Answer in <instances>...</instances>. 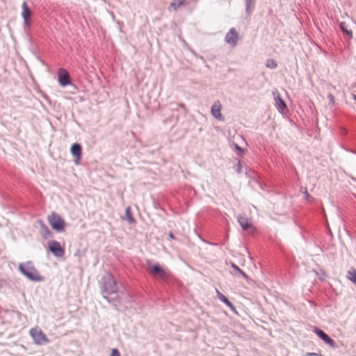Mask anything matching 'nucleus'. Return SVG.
<instances>
[{
	"mask_svg": "<svg viewBox=\"0 0 356 356\" xmlns=\"http://www.w3.org/2000/svg\"><path fill=\"white\" fill-rule=\"evenodd\" d=\"M18 268L24 275L31 281L41 282L44 280V277L40 274L31 261L19 264Z\"/></svg>",
	"mask_w": 356,
	"mask_h": 356,
	"instance_id": "1",
	"label": "nucleus"
},
{
	"mask_svg": "<svg viewBox=\"0 0 356 356\" xmlns=\"http://www.w3.org/2000/svg\"><path fill=\"white\" fill-rule=\"evenodd\" d=\"M104 282L102 284V293L104 295H111L118 292V286L114 277L110 274L106 273L104 276Z\"/></svg>",
	"mask_w": 356,
	"mask_h": 356,
	"instance_id": "2",
	"label": "nucleus"
},
{
	"mask_svg": "<svg viewBox=\"0 0 356 356\" xmlns=\"http://www.w3.org/2000/svg\"><path fill=\"white\" fill-rule=\"evenodd\" d=\"M29 335L37 346H42L47 344L49 339L46 334L38 326L32 327L29 330Z\"/></svg>",
	"mask_w": 356,
	"mask_h": 356,
	"instance_id": "3",
	"label": "nucleus"
},
{
	"mask_svg": "<svg viewBox=\"0 0 356 356\" xmlns=\"http://www.w3.org/2000/svg\"><path fill=\"white\" fill-rule=\"evenodd\" d=\"M47 220L51 227L57 232H63L65 229V222L62 217L56 212H52L47 216Z\"/></svg>",
	"mask_w": 356,
	"mask_h": 356,
	"instance_id": "4",
	"label": "nucleus"
},
{
	"mask_svg": "<svg viewBox=\"0 0 356 356\" xmlns=\"http://www.w3.org/2000/svg\"><path fill=\"white\" fill-rule=\"evenodd\" d=\"M149 273L158 278L164 280L168 277V273L159 264H154L149 266Z\"/></svg>",
	"mask_w": 356,
	"mask_h": 356,
	"instance_id": "5",
	"label": "nucleus"
},
{
	"mask_svg": "<svg viewBox=\"0 0 356 356\" xmlns=\"http://www.w3.org/2000/svg\"><path fill=\"white\" fill-rule=\"evenodd\" d=\"M49 250L58 257H61L64 254V249L61 247L59 242L56 241H50L48 242Z\"/></svg>",
	"mask_w": 356,
	"mask_h": 356,
	"instance_id": "6",
	"label": "nucleus"
},
{
	"mask_svg": "<svg viewBox=\"0 0 356 356\" xmlns=\"http://www.w3.org/2000/svg\"><path fill=\"white\" fill-rule=\"evenodd\" d=\"M238 222L244 230L250 232H253L254 231V227L249 218L244 216H240L238 218Z\"/></svg>",
	"mask_w": 356,
	"mask_h": 356,
	"instance_id": "7",
	"label": "nucleus"
},
{
	"mask_svg": "<svg viewBox=\"0 0 356 356\" xmlns=\"http://www.w3.org/2000/svg\"><path fill=\"white\" fill-rule=\"evenodd\" d=\"M58 82L62 86H66L71 83L69 73L65 69L61 68L58 70Z\"/></svg>",
	"mask_w": 356,
	"mask_h": 356,
	"instance_id": "8",
	"label": "nucleus"
},
{
	"mask_svg": "<svg viewBox=\"0 0 356 356\" xmlns=\"http://www.w3.org/2000/svg\"><path fill=\"white\" fill-rule=\"evenodd\" d=\"M22 17L24 19V25L26 27L30 26L29 18L31 15V11L29 8L27 3L26 1L23 2L22 5Z\"/></svg>",
	"mask_w": 356,
	"mask_h": 356,
	"instance_id": "9",
	"label": "nucleus"
},
{
	"mask_svg": "<svg viewBox=\"0 0 356 356\" xmlns=\"http://www.w3.org/2000/svg\"><path fill=\"white\" fill-rule=\"evenodd\" d=\"M226 42L234 46L236 44L237 41L238 40V34L237 33L235 29H232L229 33L226 35Z\"/></svg>",
	"mask_w": 356,
	"mask_h": 356,
	"instance_id": "10",
	"label": "nucleus"
},
{
	"mask_svg": "<svg viewBox=\"0 0 356 356\" xmlns=\"http://www.w3.org/2000/svg\"><path fill=\"white\" fill-rule=\"evenodd\" d=\"M315 333L320 337L325 343L328 344L331 347L335 346V343L327 334L320 329H316Z\"/></svg>",
	"mask_w": 356,
	"mask_h": 356,
	"instance_id": "11",
	"label": "nucleus"
},
{
	"mask_svg": "<svg viewBox=\"0 0 356 356\" xmlns=\"http://www.w3.org/2000/svg\"><path fill=\"white\" fill-rule=\"evenodd\" d=\"M71 153L75 157V163L78 164L81 158V147L79 143H74L71 147Z\"/></svg>",
	"mask_w": 356,
	"mask_h": 356,
	"instance_id": "12",
	"label": "nucleus"
},
{
	"mask_svg": "<svg viewBox=\"0 0 356 356\" xmlns=\"http://www.w3.org/2000/svg\"><path fill=\"white\" fill-rule=\"evenodd\" d=\"M221 104L219 102L215 103L211 108V113L213 117L218 119L221 118Z\"/></svg>",
	"mask_w": 356,
	"mask_h": 356,
	"instance_id": "13",
	"label": "nucleus"
},
{
	"mask_svg": "<svg viewBox=\"0 0 356 356\" xmlns=\"http://www.w3.org/2000/svg\"><path fill=\"white\" fill-rule=\"evenodd\" d=\"M186 1V0H172L170 3L168 9L175 11L178 8L185 4Z\"/></svg>",
	"mask_w": 356,
	"mask_h": 356,
	"instance_id": "14",
	"label": "nucleus"
},
{
	"mask_svg": "<svg viewBox=\"0 0 356 356\" xmlns=\"http://www.w3.org/2000/svg\"><path fill=\"white\" fill-rule=\"evenodd\" d=\"M340 28L343 33L347 34L349 36L350 39L353 38V32L351 30L348 29L347 24L345 22H341Z\"/></svg>",
	"mask_w": 356,
	"mask_h": 356,
	"instance_id": "15",
	"label": "nucleus"
},
{
	"mask_svg": "<svg viewBox=\"0 0 356 356\" xmlns=\"http://www.w3.org/2000/svg\"><path fill=\"white\" fill-rule=\"evenodd\" d=\"M347 277L353 283L356 284V270L355 268L350 270L348 272Z\"/></svg>",
	"mask_w": 356,
	"mask_h": 356,
	"instance_id": "16",
	"label": "nucleus"
},
{
	"mask_svg": "<svg viewBox=\"0 0 356 356\" xmlns=\"http://www.w3.org/2000/svg\"><path fill=\"white\" fill-rule=\"evenodd\" d=\"M266 67L270 69H275L277 67V63L274 59H268L266 61Z\"/></svg>",
	"mask_w": 356,
	"mask_h": 356,
	"instance_id": "17",
	"label": "nucleus"
},
{
	"mask_svg": "<svg viewBox=\"0 0 356 356\" xmlns=\"http://www.w3.org/2000/svg\"><path fill=\"white\" fill-rule=\"evenodd\" d=\"M277 105L278 108L281 111L286 108V104L284 102L280 97H278L277 99Z\"/></svg>",
	"mask_w": 356,
	"mask_h": 356,
	"instance_id": "18",
	"label": "nucleus"
},
{
	"mask_svg": "<svg viewBox=\"0 0 356 356\" xmlns=\"http://www.w3.org/2000/svg\"><path fill=\"white\" fill-rule=\"evenodd\" d=\"M254 0H246L247 10L250 12L254 8Z\"/></svg>",
	"mask_w": 356,
	"mask_h": 356,
	"instance_id": "19",
	"label": "nucleus"
},
{
	"mask_svg": "<svg viewBox=\"0 0 356 356\" xmlns=\"http://www.w3.org/2000/svg\"><path fill=\"white\" fill-rule=\"evenodd\" d=\"M224 303L226 304L230 309L232 311H233L234 313H237L235 307H234V305L232 304V302L225 297H224Z\"/></svg>",
	"mask_w": 356,
	"mask_h": 356,
	"instance_id": "20",
	"label": "nucleus"
},
{
	"mask_svg": "<svg viewBox=\"0 0 356 356\" xmlns=\"http://www.w3.org/2000/svg\"><path fill=\"white\" fill-rule=\"evenodd\" d=\"M234 148L236 150V154L238 155H239V156H243V155L244 150L242 148H241L238 145L234 144Z\"/></svg>",
	"mask_w": 356,
	"mask_h": 356,
	"instance_id": "21",
	"label": "nucleus"
},
{
	"mask_svg": "<svg viewBox=\"0 0 356 356\" xmlns=\"http://www.w3.org/2000/svg\"><path fill=\"white\" fill-rule=\"evenodd\" d=\"M110 356H120V352L116 348H113Z\"/></svg>",
	"mask_w": 356,
	"mask_h": 356,
	"instance_id": "22",
	"label": "nucleus"
},
{
	"mask_svg": "<svg viewBox=\"0 0 356 356\" xmlns=\"http://www.w3.org/2000/svg\"><path fill=\"white\" fill-rule=\"evenodd\" d=\"M327 98H328V99L330 101V103L332 105H334V102H335L334 96L332 94H328Z\"/></svg>",
	"mask_w": 356,
	"mask_h": 356,
	"instance_id": "23",
	"label": "nucleus"
},
{
	"mask_svg": "<svg viewBox=\"0 0 356 356\" xmlns=\"http://www.w3.org/2000/svg\"><path fill=\"white\" fill-rule=\"evenodd\" d=\"M234 268L238 271L244 277H247V275L245 273H244L238 267L233 265Z\"/></svg>",
	"mask_w": 356,
	"mask_h": 356,
	"instance_id": "24",
	"label": "nucleus"
},
{
	"mask_svg": "<svg viewBox=\"0 0 356 356\" xmlns=\"http://www.w3.org/2000/svg\"><path fill=\"white\" fill-rule=\"evenodd\" d=\"M305 197L307 200H309L310 198V195L308 193L307 191L305 190Z\"/></svg>",
	"mask_w": 356,
	"mask_h": 356,
	"instance_id": "25",
	"label": "nucleus"
},
{
	"mask_svg": "<svg viewBox=\"0 0 356 356\" xmlns=\"http://www.w3.org/2000/svg\"><path fill=\"white\" fill-rule=\"evenodd\" d=\"M44 229H45L46 232H47L48 234H49V231L48 228H47L46 226H44Z\"/></svg>",
	"mask_w": 356,
	"mask_h": 356,
	"instance_id": "26",
	"label": "nucleus"
},
{
	"mask_svg": "<svg viewBox=\"0 0 356 356\" xmlns=\"http://www.w3.org/2000/svg\"><path fill=\"white\" fill-rule=\"evenodd\" d=\"M169 236L172 239L174 238V236L172 233H170Z\"/></svg>",
	"mask_w": 356,
	"mask_h": 356,
	"instance_id": "27",
	"label": "nucleus"
},
{
	"mask_svg": "<svg viewBox=\"0 0 356 356\" xmlns=\"http://www.w3.org/2000/svg\"><path fill=\"white\" fill-rule=\"evenodd\" d=\"M308 355L309 356H313V355H316L315 353H307Z\"/></svg>",
	"mask_w": 356,
	"mask_h": 356,
	"instance_id": "28",
	"label": "nucleus"
},
{
	"mask_svg": "<svg viewBox=\"0 0 356 356\" xmlns=\"http://www.w3.org/2000/svg\"><path fill=\"white\" fill-rule=\"evenodd\" d=\"M238 166H239V168H238V172H239V171H240V170H241V164H240V163H239V162L238 163Z\"/></svg>",
	"mask_w": 356,
	"mask_h": 356,
	"instance_id": "29",
	"label": "nucleus"
},
{
	"mask_svg": "<svg viewBox=\"0 0 356 356\" xmlns=\"http://www.w3.org/2000/svg\"><path fill=\"white\" fill-rule=\"evenodd\" d=\"M353 98L356 100V95H353Z\"/></svg>",
	"mask_w": 356,
	"mask_h": 356,
	"instance_id": "30",
	"label": "nucleus"
}]
</instances>
